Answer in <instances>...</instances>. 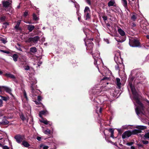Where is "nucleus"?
<instances>
[{
	"mask_svg": "<svg viewBox=\"0 0 149 149\" xmlns=\"http://www.w3.org/2000/svg\"><path fill=\"white\" fill-rule=\"evenodd\" d=\"M28 14V12L27 11H25L24 13V15L25 17H26Z\"/></svg>",
	"mask_w": 149,
	"mask_h": 149,
	"instance_id": "a19ab883",
	"label": "nucleus"
},
{
	"mask_svg": "<svg viewBox=\"0 0 149 149\" xmlns=\"http://www.w3.org/2000/svg\"><path fill=\"white\" fill-rule=\"evenodd\" d=\"M5 76L7 77L13 79H15V77L13 75L10 73H6Z\"/></svg>",
	"mask_w": 149,
	"mask_h": 149,
	"instance_id": "dca6fc26",
	"label": "nucleus"
},
{
	"mask_svg": "<svg viewBox=\"0 0 149 149\" xmlns=\"http://www.w3.org/2000/svg\"><path fill=\"white\" fill-rule=\"evenodd\" d=\"M109 132L111 133V136L112 138H114V130L113 128H110L108 130Z\"/></svg>",
	"mask_w": 149,
	"mask_h": 149,
	"instance_id": "6ab92c4d",
	"label": "nucleus"
},
{
	"mask_svg": "<svg viewBox=\"0 0 149 149\" xmlns=\"http://www.w3.org/2000/svg\"><path fill=\"white\" fill-rule=\"evenodd\" d=\"M3 89L6 92L8 93L11 95H13L12 93L11 92V89L6 86H3Z\"/></svg>",
	"mask_w": 149,
	"mask_h": 149,
	"instance_id": "f8f14e48",
	"label": "nucleus"
},
{
	"mask_svg": "<svg viewBox=\"0 0 149 149\" xmlns=\"http://www.w3.org/2000/svg\"><path fill=\"white\" fill-rule=\"evenodd\" d=\"M137 131H138V134L142 132L141 130H140L138 129V130H137Z\"/></svg>",
	"mask_w": 149,
	"mask_h": 149,
	"instance_id": "680f3d73",
	"label": "nucleus"
},
{
	"mask_svg": "<svg viewBox=\"0 0 149 149\" xmlns=\"http://www.w3.org/2000/svg\"><path fill=\"white\" fill-rule=\"evenodd\" d=\"M144 136L146 138H149V132L146 133Z\"/></svg>",
	"mask_w": 149,
	"mask_h": 149,
	"instance_id": "c9c22d12",
	"label": "nucleus"
},
{
	"mask_svg": "<svg viewBox=\"0 0 149 149\" xmlns=\"http://www.w3.org/2000/svg\"><path fill=\"white\" fill-rule=\"evenodd\" d=\"M116 85L117 86V88H118L119 89H120L121 88V83L120 82V78H116Z\"/></svg>",
	"mask_w": 149,
	"mask_h": 149,
	"instance_id": "9b49d317",
	"label": "nucleus"
},
{
	"mask_svg": "<svg viewBox=\"0 0 149 149\" xmlns=\"http://www.w3.org/2000/svg\"><path fill=\"white\" fill-rule=\"evenodd\" d=\"M36 139L38 141H40L41 140V138L40 136H38L36 137Z\"/></svg>",
	"mask_w": 149,
	"mask_h": 149,
	"instance_id": "603ef678",
	"label": "nucleus"
},
{
	"mask_svg": "<svg viewBox=\"0 0 149 149\" xmlns=\"http://www.w3.org/2000/svg\"><path fill=\"white\" fill-rule=\"evenodd\" d=\"M106 25L107 27H110L111 26L110 24L108 23L106 24Z\"/></svg>",
	"mask_w": 149,
	"mask_h": 149,
	"instance_id": "338daca9",
	"label": "nucleus"
},
{
	"mask_svg": "<svg viewBox=\"0 0 149 149\" xmlns=\"http://www.w3.org/2000/svg\"><path fill=\"white\" fill-rule=\"evenodd\" d=\"M37 51V49L36 48L33 47H31L30 49V52L33 53H34L36 52Z\"/></svg>",
	"mask_w": 149,
	"mask_h": 149,
	"instance_id": "f3484780",
	"label": "nucleus"
},
{
	"mask_svg": "<svg viewBox=\"0 0 149 149\" xmlns=\"http://www.w3.org/2000/svg\"><path fill=\"white\" fill-rule=\"evenodd\" d=\"M118 31L119 33L121 36L123 37V39L122 40V41L123 42L125 41L126 38V36L125 31L120 28L118 29Z\"/></svg>",
	"mask_w": 149,
	"mask_h": 149,
	"instance_id": "0eeeda50",
	"label": "nucleus"
},
{
	"mask_svg": "<svg viewBox=\"0 0 149 149\" xmlns=\"http://www.w3.org/2000/svg\"><path fill=\"white\" fill-rule=\"evenodd\" d=\"M1 41L4 44H5L6 43V40L4 39V38H2L0 39Z\"/></svg>",
	"mask_w": 149,
	"mask_h": 149,
	"instance_id": "37998d69",
	"label": "nucleus"
},
{
	"mask_svg": "<svg viewBox=\"0 0 149 149\" xmlns=\"http://www.w3.org/2000/svg\"><path fill=\"white\" fill-rule=\"evenodd\" d=\"M0 51L1 52L4 53H6V54H9L10 53V52L9 51H7L4 50H3L1 49L0 50Z\"/></svg>",
	"mask_w": 149,
	"mask_h": 149,
	"instance_id": "e433bc0d",
	"label": "nucleus"
},
{
	"mask_svg": "<svg viewBox=\"0 0 149 149\" xmlns=\"http://www.w3.org/2000/svg\"><path fill=\"white\" fill-rule=\"evenodd\" d=\"M6 17L5 16L1 17L0 18V20L1 22H3L6 20Z\"/></svg>",
	"mask_w": 149,
	"mask_h": 149,
	"instance_id": "473e14b6",
	"label": "nucleus"
},
{
	"mask_svg": "<svg viewBox=\"0 0 149 149\" xmlns=\"http://www.w3.org/2000/svg\"><path fill=\"white\" fill-rule=\"evenodd\" d=\"M104 20V21H106L107 20V17L106 15H104L102 17Z\"/></svg>",
	"mask_w": 149,
	"mask_h": 149,
	"instance_id": "c03bdc74",
	"label": "nucleus"
},
{
	"mask_svg": "<svg viewBox=\"0 0 149 149\" xmlns=\"http://www.w3.org/2000/svg\"><path fill=\"white\" fill-rule=\"evenodd\" d=\"M9 123V122L6 119L4 121H3L2 122H1V125H7Z\"/></svg>",
	"mask_w": 149,
	"mask_h": 149,
	"instance_id": "bb28decb",
	"label": "nucleus"
},
{
	"mask_svg": "<svg viewBox=\"0 0 149 149\" xmlns=\"http://www.w3.org/2000/svg\"><path fill=\"white\" fill-rule=\"evenodd\" d=\"M3 86H0V92H2L3 91Z\"/></svg>",
	"mask_w": 149,
	"mask_h": 149,
	"instance_id": "bf43d9fd",
	"label": "nucleus"
},
{
	"mask_svg": "<svg viewBox=\"0 0 149 149\" xmlns=\"http://www.w3.org/2000/svg\"><path fill=\"white\" fill-rule=\"evenodd\" d=\"M134 78L135 77L133 76H131L130 77L128 85L134 96V99L138 105L135 109L136 113L138 115L142 112L141 111L144 110V107L140 100L139 94L136 91L134 86L132 85L133 81Z\"/></svg>",
	"mask_w": 149,
	"mask_h": 149,
	"instance_id": "f257e3e1",
	"label": "nucleus"
},
{
	"mask_svg": "<svg viewBox=\"0 0 149 149\" xmlns=\"http://www.w3.org/2000/svg\"><path fill=\"white\" fill-rule=\"evenodd\" d=\"M134 142H127L126 143V145L129 146H130L134 144Z\"/></svg>",
	"mask_w": 149,
	"mask_h": 149,
	"instance_id": "ea45409f",
	"label": "nucleus"
},
{
	"mask_svg": "<svg viewBox=\"0 0 149 149\" xmlns=\"http://www.w3.org/2000/svg\"><path fill=\"white\" fill-rule=\"evenodd\" d=\"M2 3L4 10L6 11H9L11 8V7L10 6L11 3L9 1H3Z\"/></svg>",
	"mask_w": 149,
	"mask_h": 149,
	"instance_id": "7ed1b4c3",
	"label": "nucleus"
},
{
	"mask_svg": "<svg viewBox=\"0 0 149 149\" xmlns=\"http://www.w3.org/2000/svg\"><path fill=\"white\" fill-rule=\"evenodd\" d=\"M100 54L98 52L95 53L93 54V57L94 59H99Z\"/></svg>",
	"mask_w": 149,
	"mask_h": 149,
	"instance_id": "2eb2a0df",
	"label": "nucleus"
},
{
	"mask_svg": "<svg viewBox=\"0 0 149 149\" xmlns=\"http://www.w3.org/2000/svg\"><path fill=\"white\" fill-rule=\"evenodd\" d=\"M22 144L26 148H28L30 146V145L29 143L27 141L24 140L23 141Z\"/></svg>",
	"mask_w": 149,
	"mask_h": 149,
	"instance_id": "a211bd4d",
	"label": "nucleus"
},
{
	"mask_svg": "<svg viewBox=\"0 0 149 149\" xmlns=\"http://www.w3.org/2000/svg\"><path fill=\"white\" fill-rule=\"evenodd\" d=\"M13 58V60L15 62H16L17 61L18 56L17 54H14L12 56Z\"/></svg>",
	"mask_w": 149,
	"mask_h": 149,
	"instance_id": "aec40b11",
	"label": "nucleus"
},
{
	"mask_svg": "<svg viewBox=\"0 0 149 149\" xmlns=\"http://www.w3.org/2000/svg\"><path fill=\"white\" fill-rule=\"evenodd\" d=\"M34 85V84L32 83L31 84V88L32 90L33 91L34 90V88L33 87V85Z\"/></svg>",
	"mask_w": 149,
	"mask_h": 149,
	"instance_id": "49530a36",
	"label": "nucleus"
},
{
	"mask_svg": "<svg viewBox=\"0 0 149 149\" xmlns=\"http://www.w3.org/2000/svg\"><path fill=\"white\" fill-rule=\"evenodd\" d=\"M49 147L48 146H46L45 144H41L40 146V148H42L43 149H48Z\"/></svg>",
	"mask_w": 149,
	"mask_h": 149,
	"instance_id": "5701e85b",
	"label": "nucleus"
},
{
	"mask_svg": "<svg viewBox=\"0 0 149 149\" xmlns=\"http://www.w3.org/2000/svg\"><path fill=\"white\" fill-rule=\"evenodd\" d=\"M17 48V49H18V50H19L20 51H22V49L20 47H19V48H17Z\"/></svg>",
	"mask_w": 149,
	"mask_h": 149,
	"instance_id": "e2e57ef3",
	"label": "nucleus"
},
{
	"mask_svg": "<svg viewBox=\"0 0 149 149\" xmlns=\"http://www.w3.org/2000/svg\"><path fill=\"white\" fill-rule=\"evenodd\" d=\"M14 138L16 140L17 142L19 143H20L23 140L22 136L19 134H17L15 136Z\"/></svg>",
	"mask_w": 149,
	"mask_h": 149,
	"instance_id": "6e6552de",
	"label": "nucleus"
},
{
	"mask_svg": "<svg viewBox=\"0 0 149 149\" xmlns=\"http://www.w3.org/2000/svg\"><path fill=\"white\" fill-rule=\"evenodd\" d=\"M42 120H40V122L44 123L45 124L47 125L48 124V122H49L47 120H44L43 119Z\"/></svg>",
	"mask_w": 149,
	"mask_h": 149,
	"instance_id": "c756f323",
	"label": "nucleus"
},
{
	"mask_svg": "<svg viewBox=\"0 0 149 149\" xmlns=\"http://www.w3.org/2000/svg\"><path fill=\"white\" fill-rule=\"evenodd\" d=\"M98 59H94L95 61H94V63L95 65H97L96 67H98L97 62V60Z\"/></svg>",
	"mask_w": 149,
	"mask_h": 149,
	"instance_id": "79ce46f5",
	"label": "nucleus"
},
{
	"mask_svg": "<svg viewBox=\"0 0 149 149\" xmlns=\"http://www.w3.org/2000/svg\"><path fill=\"white\" fill-rule=\"evenodd\" d=\"M132 135H136L138 134V131L137 129H134L131 131Z\"/></svg>",
	"mask_w": 149,
	"mask_h": 149,
	"instance_id": "393cba45",
	"label": "nucleus"
},
{
	"mask_svg": "<svg viewBox=\"0 0 149 149\" xmlns=\"http://www.w3.org/2000/svg\"><path fill=\"white\" fill-rule=\"evenodd\" d=\"M40 38L38 36H36L33 38H29L26 40V42L28 43L33 42L35 43L38 41Z\"/></svg>",
	"mask_w": 149,
	"mask_h": 149,
	"instance_id": "39448f33",
	"label": "nucleus"
},
{
	"mask_svg": "<svg viewBox=\"0 0 149 149\" xmlns=\"http://www.w3.org/2000/svg\"><path fill=\"white\" fill-rule=\"evenodd\" d=\"M24 94V97L26 98L27 100H28V98L27 96L25 90H24V92H23Z\"/></svg>",
	"mask_w": 149,
	"mask_h": 149,
	"instance_id": "4c0bfd02",
	"label": "nucleus"
},
{
	"mask_svg": "<svg viewBox=\"0 0 149 149\" xmlns=\"http://www.w3.org/2000/svg\"><path fill=\"white\" fill-rule=\"evenodd\" d=\"M42 97L40 96H38L37 97V100L38 102H40L41 100Z\"/></svg>",
	"mask_w": 149,
	"mask_h": 149,
	"instance_id": "a18cd8bd",
	"label": "nucleus"
},
{
	"mask_svg": "<svg viewBox=\"0 0 149 149\" xmlns=\"http://www.w3.org/2000/svg\"><path fill=\"white\" fill-rule=\"evenodd\" d=\"M45 133L46 134H50V130L49 129H47L45 131Z\"/></svg>",
	"mask_w": 149,
	"mask_h": 149,
	"instance_id": "f704fd0d",
	"label": "nucleus"
},
{
	"mask_svg": "<svg viewBox=\"0 0 149 149\" xmlns=\"http://www.w3.org/2000/svg\"><path fill=\"white\" fill-rule=\"evenodd\" d=\"M108 5L109 7L111 6H116V3L115 0H111L108 3Z\"/></svg>",
	"mask_w": 149,
	"mask_h": 149,
	"instance_id": "9d476101",
	"label": "nucleus"
},
{
	"mask_svg": "<svg viewBox=\"0 0 149 149\" xmlns=\"http://www.w3.org/2000/svg\"><path fill=\"white\" fill-rule=\"evenodd\" d=\"M110 80V79L109 77H104L101 80L102 81L104 80L109 81V80Z\"/></svg>",
	"mask_w": 149,
	"mask_h": 149,
	"instance_id": "2f4dec72",
	"label": "nucleus"
},
{
	"mask_svg": "<svg viewBox=\"0 0 149 149\" xmlns=\"http://www.w3.org/2000/svg\"><path fill=\"white\" fill-rule=\"evenodd\" d=\"M132 135L131 131H126L124 132L122 135V138L123 139H125L130 137Z\"/></svg>",
	"mask_w": 149,
	"mask_h": 149,
	"instance_id": "423d86ee",
	"label": "nucleus"
},
{
	"mask_svg": "<svg viewBox=\"0 0 149 149\" xmlns=\"http://www.w3.org/2000/svg\"><path fill=\"white\" fill-rule=\"evenodd\" d=\"M20 117L21 119L23 121H24L26 119L25 117L24 116V115L22 113L20 115Z\"/></svg>",
	"mask_w": 149,
	"mask_h": 149,
	"instance_id": "cd10ccee",
	"label": "nucleus"
},
{
	"mask_svg": "<svg viewBox=\"0 0 149 149\" xmlns=\"http://www.w3.org/2000/svg\"><path fill=\"white\" fill-rule=\"evenodd\" d=\"M20 24V20L18 21L17 22V24L15 27V28L16 30H20L21 29V28L19 27V25Z\"/></svg>",
	"mask_w": 149,
	"mask_h": 149,
	"instance_id": "412c9836",
	"label": "nucleus"
},
{
	"mask_svg": "<svg viewBox=\"0 0 149 149\" xmlns=\"http://www.w3.org/2000/svg\"><path fill=\"white\" fill-rule=\"evenodd\" d=\"M137 15H133L131 17V19L133 21H135Z\"/></svg>",
	"mask_w": 149,
	"mask_h": 149,
	"instance_id": "c85d7f7f",
	"label": "nucleus"
},
{
	"mask_svg": "<svg viewBox=\"0 0 149 149\" xmlns=\"http://www.w3.org/2000/svg\"><path fill=\"white\" fill-rule=\"evenodd\" d=\"M48 114V112L47 110H43L40 111L39 112V115L40 117L42 119H43V118L42 116V115L46 116Z\"/></svg>",
	"mask_w": 149,
	"mask_h": 149,
	"instance_id": "1a4fd4ad",
	"label": "nucleus"
},
{
	"mask_svg": "<svg viewBox=\"0 0 149 149\" xmlns=\"http://www.w3.org/2000/svg\"><path fill=\"white\" fill-rule=\"evenodd\" d=\"M135 127L136 129L141 130H144L147 128L146 126L143 125H137Z\"/></svg>",
	"mask_w": 149,
	"mask_h": 149,
	"instance_id": "4468645a",
	"label": "nucleus"
},
{
	"mask_svg": "<svg viewBox=\"0 0 149 149\" xmlns=\"http://www.w3.org/2000/svg\"><path fill=\"white\" fill-rule=\"evenodd\" d=\"M129 44L131 47H141V44L139 39L136 37H132L129 39Z\"/></svg>",
	"mask_w": 149,
	"mask_h": 149,
	"instance_id": "f03ea898",
	"label": "nucleus"
},
{
	"mask_svg": "<svg viewBox=\"0 0 149 149\" xmlns=\"http://www.w3.org/2000/svg\"><path fill=\"white\" fill-rule=\"evenodd\" d=\"M116 70H120L119 67L118 65H117L115 66Z\"/></svg>",
	"mask_w": 149,
	"mask_h": 149,
	"instance_id": "09e8293b",
	"label": "nucleus"
},
{
	"mask_svg": "<svg viewBox=\"0 0 149 149\" xmlns=\"http://www.w3.org/2000/svg\"><path fill=\"white\" fill-rule=\"evenodd\" d=\"M35 28L34 25L31 24H29L27 25V29L29 32H31Z\"/></svg>",
	"mask_w": 149,
	"mask_h": 149,
	"instance_id": "ddd939ff",
	"label": "nucleus"
},
{
	"mask_svg": "<svg viewBox=\"0 0 149 149\" xmlns=\"http://www.w3.org/2000/svg\"><path fill=\"white\" fill-rule=\"evenodd\" d=\"M35 103L36 104H37V105H38V104H42L40 102H37V101H35Z\"/></svg>",
	"mask_w": 149,
	"mask_h": 149,
	"instance_id": "4d7b16f0",
	"label": "nucleus"
},
{
	"mask_svg": "<svg viewBox=\"0 0 149 149\" xmlns=\"http://www.w3.org/2000/svg\"><path fill=\"white\" fill-rule=\"evenodd\" d=\"M29 69H30L29 67V66L28 65L26 66V67L25 68V69L26 70H29Z\"/></svg>",
	"mask_w": 149,
	"mask_h": 149,
	"instance_id": "864d4df0",
	"label": "nucleus"
},
{
	"mask_svg": "<svg viewBox=\"0 0 149 149\" xmlns=\"http://www.w3.org/2000/svg\"><path fill=\"white\" fill-rule=\"evenodd\" d=\"M102 107H100L99 109V112L100 113H102Z\"/></svg>",
	"mask_w": 149,
	"mask_h": 149,
	"instance_id": "052dcab7",
	"label": "nucleus"
},
{
	"mask_svg": "<svg viewBox=\"0 0 149 149\" xmlns=\"http://www.w3.org/2000/svg\"><path fill=\"white\" fill-rule=\"evenodd\" d=\"M90 11L89 8L88 6L86 7L84 10V13L90 12Z\"/></svg>",
	"mask_w": 149,
	"mask_h": 149,
	"instance_id": "7c9ffc66",
	"label": "nucleus"
},
{
	"mask_svg": "<svg viewBox=\"0 0 149 149\" xmlns=\"http://www.w3.org/2000/svg\"><path fill=\"white\" fill-rule=\"evenodd\" d=\"M93 40V38L89 39L86 42H85V45L87 46V49L91 51L92 50L94 44L91 41Z\"/></svg>",
	"mask_w": 149,
	"mask_h": 149,
	"instance_id": "20e7f679",
	"label": "nucleus"
},
{
	"mask_svg": "<svg viewBox=\"0 0 149 149\" xmlns=\"http://www.w3.org/2000/svg\"><path fill=\"white\" fill-rule=\"evenodd\" d=\"M89 12H86V13H84L86 15V19H89L90 17V15L89 14Z\"/></svg>",
	"mask_w": 149,
	"mask_h": 149,
	"instance_id": "72a5a7b5",
	"label": "nucleus"
},
{
	"mask_svg": "<svg viewBox=\"0 0 149 149\" xmlns=\"http://www.w3.org/2000/svg\"><path fill=\"white\" fill-rule=\"evenodd\" d=\"M33 19L35 21H36L39 20V18L34 13H33Z\"/></svg>",
	"mask_w": 149,
	"mask_h": 149,
	"instance_id": "4be33fe9",
	"label": "nucleus"
},
{
	"mask_svg": "<svg viewBox=\"0 0 149 149\" xmlns=\"http://www.w3.org/2000/svg\"><path fill=\"white\" fill-rule=\"evenodd\" d=\"M1 98L2 100L5 101H6L7 100H9V97H6L2 96H1Z\"/></svg>",
	"mask_w": 149,
	"mask_h": 149,
	"instance_id": "a878e982",
	"label": "nucleus"
},
{
	"mask_svg": "<svg viewBox=\"0 0 149 149\" xmlns=\"http://www.w3.org/2000/svg\"><path fill=\"white\" fill-rule=\"evenodd\" d=\"M3 102L2 100L0 99V107L3 106Z\"/></svg>",
	"mask_w": 149,
	"mask_h": 149,
	"instance_id": "de8ad7c7",
	"label": "nucleus"
},
{
	"mask_svg": "<svg viewBox=\"0 0 149 149\" xmlns=\"http://www.w3.org/2000/svg\"><path fill=\"white\" fill-rule=\"evenodd\" d=\"M142 142L143 144L145 145L149 143L148 141L146 140H143L142 141Z\"/></svg>",
	"mask_w": 149,
	"mask_h": 149,
	"instance_id": "58836bf2",
	"label": "nucleus"
},
{
	"mask_svg": "<svg viewBox=\"0 0 149 149\" xmlns=\"http://www.w3.org/2000/svg\"><path fill=\"white\" fill-rule=\"evenodd\" d=\"M118 57L117 56H115L114 57V60L115 61H117L118 60Z\"/></svg>",
	"mask_w": 149,
	"mask_h": 149,
	"instance_id": "0e129e2a",
	"label": "nucleus"
},
{
	"mask_svg": "<svg viewBox=\"0 0 149 149\" xmlns=\"http://www.w3.org/2000/svg\"><path fill=\"white\" fill-rule=\"evenodd\" d=\"M123 1V5L126 8L127 7V3L126 0H122Z\"/></svg>",
	"mask_w": 149,
	"mask_h": 149,
	"instance_id": "b1692460",
	"label": "nucleus"
},
{
	"mask_svg": "<svg viewBox=\"0 0 149 149\" xmlns=\"http://www.w3.org/2000/svg\"><path fill=\"white\" fill-rule=\"evenodd\" d=\"M86 2L89 5H91V2L90 0H86Z\"/></svg>",
	"mask_w": 149,
	"mask_h": 149,
	"instance_id": "6e6d98bb",
	"label": "nucleus"
},
{
	"mask_svg": "<svg viewBox=\"0 0 149 149\" xmlns=\"http://www.w3.org/2000/svg\"><path fill=\"white\" fill-rule=\"evenodd\" d=\"M3 149H9V148L6 146H3Z\"/></svg>",
	"mask_w": 149,
	"mask_h": 149,
	"instance_id": "5fc2aeb1",
	"label": "nucleus"
},
{
	"mask_svg": "<svg viewBox=\"0 0 149 149\" xmlns=\"http://www.w3.org/2000/svg\"><path fill=\"white\" fill-rule=\"evenodd\" d=\"M117 130H118V133L119 134H122V131L121 130L119 129H118Z\"/></svg>",
	"mask_w": 149,
	"mask_h": 149,
	"instance_id": "8fccbe9b",
	"label": "nucleus"
},
{
	"mask_svg": "<svg viewBox=\"0 0 149 149\" xmlns=\"http://www.w3.org/2000/svg\"><path fill=\"white\" fill-rule=\"evenodd\" d=\"M136 26V24L134 22H133L132 23V27H135Z\"/></svg>",
	"mask_w": 149,
	"mask_h": 149,
	"instance_id": "13d9d810",
	"label": "nucleus"
},
{
	"mask_svg": "<svg viewBox=\"0 0 149 149\" xmlns=\"http://www.w3.org/2000/svg\"><path fill=\"white\" fill-rule=\"evenodd\" d=\"M131 149H135V148L134 146H132L131 147Z\"/></svg>",
	"mask_w": 149,
	"mask_h": 149,
	"instance_id": "774afa93",
	"label": "nucleus"
},
{
	"mask_svg": "<svg viewBox=\"0 0 149 149\" xmlns=\"http://www.w3.org/2000/svg\"><path fill=\"white\" fill-rule=\"evenodd\" d=\"M3 24L4 25H6V26L7 25H9V24L8 22H5L3 23Z\"/></svg>",
	"mask_w": 149,
	"mask_h": 149,
	"instance_id": "3c124183",
	"label": "nucleus"
},
{
	"mask_svg": "<svg viewBox=\"0 0 149 149\" xmlns=\"http://www.w3.org/2000/svg\"><path fill=\"white\" fill-rule=\"evenodd\" d=\"M129 3L130 4V6H132V7H133V3H132V2H129Z\"/></svg>",
	"mask_w": 149,
	"mask_h": 149,
	"instance_id": "69168bd1",
	"label": "nucleus"
}]
</instances>
